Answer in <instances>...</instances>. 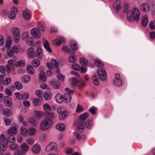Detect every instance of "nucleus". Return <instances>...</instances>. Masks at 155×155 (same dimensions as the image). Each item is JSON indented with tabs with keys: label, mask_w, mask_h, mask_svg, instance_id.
Segmentation results:
<instances>
[{
	"label": "nucleus",
	"mask_w": 155,
	"mask_h": 155,
	"mask_svg": "<svg viewBox=\"0 0 155 155\" xmlns=\"http://www.w3.org/2000/svg\"><path fill=\"white\" fill-rule=\"evenodd\" d=\"M140 12L139 9L134 8L131 10L129 11L127 15V19L130 22L136 21H138L140 18Z\"/></svg>",
	"instance_id": "obj_1"
},
{
	"label": "nucleus",
	"mask_w": 155,
	"mask_h": 155,
	"mask_svg": "<svg viewBox=\"0 0 155 155\" xmlns=\"http://www.w3.org/2000/svg\"><path fill=\"white\" fill-rule=\"evenodd\" d=\"M21 150H17L15 152V155H25L29 150V147L25 143H23L21 145Z\"/></svg>",
	"instance_id": "obj_2"
},
{
	"label": "nucleus",
	"mask_w": 155,
	"mask_h": 155,
	"mask_svg": "<svg viewBox=\"0 0 155 155\" xmlns=\"http://www.w3.org/2000/svg\"><path fill=\"white\" fill-rule=\"evenodd\" d=\"M53 122L51 120H48V118H45L43 120L41 124L40 129L41 130H46L51 126Z\"/></svg>",
	"instance_id": "obj_3"
},
{
	"label": "nucleus",
	"mask_w": 155,
	"mask_h": 155,
	"mask_svg": "<svg viewBox=\"0 0 155 155\" xmlns=\"http://www.w3.org/2000/svg\"><path fill=\"white\" fill-rule=\"evenodd\" d=\"M115 78L113 80L114 85L118 87L121 86L122 85V81L121 80L120 74H116L115 75Z\"/></svg>",
	"instance_id": "obj_4"
},
{
	"label": "nucleus",
	"mask_w": 155,
	"mask_h": 155,
	"mask_svg": "<svg viewBox=\"0 0 155 155\" xmlns=\"http://www.w3.org/2000/svg\"><path fill=\"white\" fill-rule=\"evenodd\" d=\"M97 74L100 79L104 81L106 79L107 74L105 70L103 68H100L97 70Z\"/></svg>",
	"instance_id": "obj_5"
},
{
	"label": "nucleus",
	"mask_w": 155,
	"mask_h": 155,
	"mask_svg": "<svg viewBox=\"0 0 155 155\" xmlns=\"http://www.w3.org/2000/svg\"><path fill=\"white\" fill-rule=\"evenodd\" d=\"M18 12V10L16 7H12L8 14L9 18L11 19H14L16 17V12L17 13Z\"/></svg>",
	"instance_id": "obj_6"
},
{
	"label": "nucleus",
	"mask_w": 155,
	"mask_h": 155,
	"mask_svg": "<svg viewBox=\"0 0 155 155\" xmlns=\"http://www.w3.org/2000/svg\"><path fill=\"white\" fill-rule=\"evenodd\" d=\"M58 148L57 144L54 142H51L48 144L46 147V150L49 152L51 150H56Z\"/></svg>",
	"instance_id": "obj_7"
},
{
	"label": "nucleus",
	"mask_w": 155,
	"mask_h": 155,
	"mask_svg": "<svg viewBox=\"0 0 155 155\" xmlns=\"http://www.w3.org/2000/svg\"><path fill=\"white\" fill-rule=\"evenodd\" d=\"M19 50L16 46H13L12 48H9L7 50V53L8 56L12 57L13 56L14 53H17Z\"/></svg>",
	"instance_id": "obj_8"
},
{
	"label": "nucleus",
	"mask_w": 155,
	"mask_h": 155,
	"mask_svg": "<svg viewBox=\"0 0 155 155\" xmlns=\"http://www.w3.org/2000/svg\"><path fill=\"white\" fill-rule=\"evenodd\" d=\"M140 8L143 12H148L150 11V8L148 4L146 3H143L140 5Z\"/></svg>",
	"instance_id": "obj_9"
},
{
	"label": "nucleus",
	"mask_w": 155,
	"mask_h": 155,
	"mask_svg": "<svg viewBox=\"0 0 155 155\" xmlns=\"http://www.w3.org/2000/svg\"><path fill=\"white\" fill-rule=\"evenodd\" d=\"M32 35L35 38H38L41 36V33L38 29L34 28L31 30Z\"/></svg>",
	"instance_id": "obj_10"
},
{
	"label": "nucleus",
	"mask_w": 155,
	"mask_h": 155,
	"mask_svg": "<svg viewBox=\"0 0 155 155\" xmlns=\"http://www.w3.org/2000/svg\"><path fill=\"white\" fill-rule=\"evenodd\" d=\"M49 84L54 89H58L60 87V83L57 80H52L50 82Z\"/></svg>",
	"instance_id": "obj_11"
},
{
	"label": "nucleus",
	"mask_w": 155,
	"mask_h": 155,
	"mask_svg": "<svg viewBox=\"0 0 155 155\" xmlns=\"http://www.w3.org/2000/svg\"><path fill=\"white\" fill-rule=\"evenodd\" d=\"M18 126L16 124L14 126H12L9 128L7 132L8 134H16L18 133L17 128Z\"/></svg>",
	"instance_id": "obj_12"
},
{
	"label": "nucleus",
	"mask_w": 155,
	"mask_h": 155,
	"mask_svg": "<svg viewBox=\"0 0 155 155\" xmlns=\"http://www.w3.org/2000/svg\"><path fill=\"white\" fill-rule=\"evenodd\" d=\"M65 41L66 39L65 38L61 37L60 39H56L54 40L53 41V43L56 45L59 46L61 44H64Z\"/></svg>",
	"instance_id": "obj_13"
},
{
	"label": "nucleus",
	"mask_w": 155,
	"mask_h": 155,
	"mask_svg": "<svg viewBox=\"0 0 155 155\" xmlns=\"http://www.w3.org/2000/svg\"><path fill=\"white\" fill-rule=\"evenodd\" d=\"M148 17L147 15H144L142 16L140 19L141 23L142 26L145 27L147 26L148 22Z\"/></svg>",
	"instance_id": "obj_14"
},
{
	"label": "nucleus",
	"mask_w": 155,
	"mask_h": 155,
	"mask_svg": "<svg viewBox=\"0 0 155 155\" xmlns=\"http://www.w3.org/2000/svg\"><path fill=\"white\" fill-rule=\"evenodd\" d=\"M40 146L37 143L35 144L32 148V151L35 154H38L41 150Z\"/></svg>",
	"instance_id": "obj_15"
},
{
	"label": "nucleus",
	"mask_w": 155,
	"mask_h": 155,
	"mask_svg": "<svg viewBox=\"0 0 155 155\" xmlns=\"http://www.w3.org/2000/svg\"><path fill=\"white\" fill-rule=\"evenodd\" d=\"M89 114L88 113H84L81 115L79 118V121L80 123H83V121L85 120L88 117Z\"/></svg>",
	"instance_id": "obj_16"
},
{
	"label": "nucleus",
	"mask_w": 155,
	"mask_h": 155,
	"mask_svg": "<svg viewBox=\"0 0 155 155\" xmlns=\"http://www.w3.org/2000/svg\"><path fill=\"white\" fill-rule=\"evenodd\" d=\"M113 6L117 11H118L120 10L121 7L120 1V0H116L114 3Z\"/></svg>",
	"instance_id": "obj_17"
},
{
	"label": "nucleus",
	"mask_w": 155,
	"mask_h": 155,
	"mask_svg": "<svg viewBox=\"0 0 155 155\" xmlns=\"http://www.w3.org/2000/svg\"><path fill=\"white\" fill-rule=\"evenodd\" d=\"M55 97L57 102L59 103H61L63 101L65 102L64 96L60 93H58Z\"/></svg>",
	"instance_id": "obj_18"
},
{
	"label": "nucleus",
	"mask_w": 155,
	"mask_h": 155,
	"mask_svg": "<svg viewBox=\"0 0 155 155\" xmlns=\"http://www.w3.org/2000/svg\"><path fill=\"white\" fill-rule=\"evenodd\" d=\"M4 102L5 105L8 107H10L12 104L11 98L8 96L5 97L4 99Z\"/></svg>",
	"instance_id": "obj_19"
},
{
	"label": "nucleus",
	"mask_w": 155,
	"mask_h": 155,
	"mask_svg": "<svg viewBox=\"0 0 155 155\" xmlns=\"http://www.w3.org/2000/svg\"><path fill=\"white\" fill-rule=\"evenodd\" d=\"M23 15L24 18L26 20H29L31 16V13L30 11L29 10H26L24 11L23 12Z\"/></svg>",
	"instance_id": "obj_20"
},
{
	"label": "nucleus",
	"mask_w": 155,
	"mask_h": 155,
	"mask_svg": "<svg viewBox=\"0 0 155 155\" xmlns=\"http://www.w3.org/2000/svg\"><path fill=\"white\" fill-rule=\"evenodd\" d=\"M27 52L28 56L30 58H34L35 56V50L32 48H29Z\"/></svg>",
	"instance_id": "obj_21"
},
{
	"label": "nucleus",
	"mask_w": 155,
	"mask_h": 155,
	"mask_svg": "<svg viewBox=\"0 0 155 155\" xmlns=\"http://www.w3.org/2000/svg\"><path fill=\"white\" fill-rule=\"evenodd\" d=\"M77 81L76 79L74 77H72L69 81V84L73 87H76L77 86Z\"/></svg>",
	"instance_id": "obj_22"
},
{
	"label": "nucleus",
	"mask_w": 155,
	"mask_h": 155,
	"mask_svg": "<svg viewBox=\"0 0 155 155\" xmlns=\"http://www.w3.org/2000/svg\"><path fill=\"white\" fill-rule=\"evenodd\" d=\"M56 128L60 131H63L66 129L65 125L63 123H59L56 126Z\"/></svg>",
	"instance_id": "obj_23"
},
{
	"label": "nucleus",
	"mask_w": 155,
	"mask_h": 155,
	"mask_svg": "<svg viewBox=\"0 0 155 155\" xmlns=\"http://www.w3.org/2000/svg\"><path fill=\"white\" fill-rule=\"evenodd\" d=\"M43 45L44 48L46 50L50 53L52 52L51 50L49 44L48 42L46 40L43 41Z\"/></svg>",
	"instance_id": "obj_24"
},
{
	"label": "nucleus",
	"mask_w": 155,
	"mask_h": 155,
	"mask_svg": "<svg viewBox=\"0 0 155 155\" xmlns=\"http://www.w3.org/2000/svg\"><path fill=\"white\" fill-rule=\"evenodd\" d=\"M68 115V113L67 111L63 112L59 114V118L61 120L65 119Z\"/></svg>",
	"instance_id": "obj_25"
},
{
	"label": "nucleus",
	"mask_w": 155,
	"mask_h": 155,
	"mask_svg": "<svg viewBox=\"0 0 155 155\" xmlns=\"http://www.w3.org/2000/svg\"><path fill=\"white\" fill-rule=\"evenodd\" d=\"M20 133L22 136L26 137L28 135V130L27 129L22 127L20 130Z\"/></svg>",
	"instance_id": "obj_26"
},
{
	"label": "nucleus",
	"mask_w": 155,
	"mask_h": 155,
	"mask_svg": "<svg viewBox=\"0 0 155 155\" xmlns=\"http://www.w3.org/2000/svg\"><path fill=\"white\" fill-rule=\"evenodd\" d=\"M64 96L65 102L68 103L70 102L71 100V94L68 93H65Z\"/></svg>",
	"instance_id": "obj_27"
},
{
	"label": "nucleus",
	"mask_w": 155,
	"mask_h": 155,
	"mask_svg": "<svg viewBox=\"0 0 155 155\" xmlns=\"http://www.w3.org/2000/svg\"><path fill=\"white\" fill-rule=\"evenodd\" d=\"M7 143L10 142L11 143H14L15 141V138L13 135H11L8 136L6 139Z\"/></svg>",
	"instance_id": "obj_28"
},
{
	"label": "nucleus",
	"mask_w": 155,
	"mask_h": 155,
	"mask_svg": "<svg viewBox=\"0 0 155 155\" xmlns=\"http://www.w3.org/2000/svg\"><path fill=\"white\" fill-rule=\"evenodd\" d=\"M39 79L43 82H45L47 80L45 73L43 71H41L40 72L39 75Z\"/></svg>",
	"instance_id": "obj_29"
},
{
	"label": "nucleus",
	"mask_w": 155,
	"mask_h": 155,
	"mask_svg": "<svg viewBox=\"0 0 155 155\" xmlns=\"http://www.w3.org/2000/svg\"><path fill=\"white\" fill-rule=\"evenodd\" d=\"M28 120L29 122L34 126H36L38 124L37 120L32 117L29 118Z\"/></svg>",
	"instance_id": "obj_30"
},
{
	"label": "nucleus",
	"mask_w": 155,
	"mask_h": 155,
	"mask_svg": "<svg viewBox=\"0 0 155 155\" xmlns=\"http://www.w3.org/2000/svg\"><path fill=\"white\" fill-rule=\"evenodd\" d=\"M84 127L83 126V123L78 124L77 128V130L79 132H82L84 131Z\"/></svg>",
	"instance_id": "obj_31"
},
{
	"label": "nucleus",
	"mask_w": 155,
	"mask_h": 155,
	"mask_svg": "<svg viewBox=\"0 0 155 155\" xmlns=\"http://www.w3.org/2000/svg\"><path fill=\"white\" fill-rule=\"evenodd\" d=\"M35 114L36 117L38 119H40L43 116V113L42 111H35Z\"/></svg>",
	"instance_id": "obj_32"
},
{
	"label": "nucleus",
	"mask_w": 155,
	"mask_h": 155,
	"mask_svg": "<svg viewBox=\"0 0 155 155\" xmlns=\"http://www.w3.org/2000/svg\"><path fill=\"white\" fill-rule=\"evenodd\" d=\"M92 81L93 83L95 85L97 86L99 84V80L96 75L94 74L93 75Z\"/></svg>",
	"instance_id": "obj_33"
},
{
	"label": "nucleus",
	"mask_w": 155,
	"mask_h": 155,
	"mask_svg": "<svg viewBox=\"0 0 155 155\" xmlns=\"http://www.w3.org/2000/svg\"><path fill=\"white\" fill-rule=\"evenodd\" d=\"M70 45L71 48L73 50H77L78 46L76 43L73 41H71L70 42Z\"/></svg>",
	"instance_id": "obj_34"
},
{
	"label": "nucleus",
	"mask_w": 155,
	"mask_h": 155,
	"mask_svg": "<svg viewBox=\"0 0 155 155\" xmlns=\"http://www.w3.org/2000/svg\"><path fill=\"white\" fill-rule=\"evenodd\" d=\"M11 31L13 36L20 35L19 29L18 28L16 27L13 28L11 29Z\"/></svg>",
	"instance_id": "obj_35"
},
{
	"label": "nucleus",
	"mask_w": 155,
	"mask_h": 155,
	"mask_svg": "<svg viewBox=\"0 0 155 155\" xmlns=\"http://www.w3.org/2000/svg\"><path fill=\"white\" fill-rule=\"evenodd\" d=\"M95 65L98 67H102L104 66L103 63L99 59H95L94 60Z\"/></svg>",
	"instance_id": "obj_36"
},
{
	"label": "nucleus",
	"mask_w": 155,
	"mask_h": 155,
	"mask_svg": "<svg viewBox=\"0 0 155 155\" xmlns=\"http://www.w3.org/2000/svg\"><path fill=\"white\" fill-rule=\"evenodd\" d=\"M15 65L18 67H23L25 65V62L22 60H21L15 63Z\"/></svg>",
	"instance_id": "obj_37"
},
{
	"label": "nucleus",
	"mask_w": 155,
	"mask_h": 155,
	"mask_svg": "<svg viewBox=\"0 0 155 155\" xmlns=\"http://www.w3.org/2000/svg\"><path fill=\"white\" fill-rule=\"evenodd\" d=\"M12 113V111L8 109H6L4 110L3 114L6 116L9 117L10 116Z\"/></svg>",
	"instance_id": "obj_38"
},
{
	"label": "nucleus",
	"mask_w": 155,
	"mask_h": 155,
	"mask_svg": "<svg viewBox=\"0 0 155 155\" xmlns=\"http://www.w3.org/2000/svg\"><path fill=\"white\" fill-rule=\"evenodd\" d=\"M31 77L29 75H25L22 78V81L25 83L28 82L31 80Z\"/></svg>",
	"instance_id": "obj_39"
},
{
	"label": "nucleus",
	"mask_w": 155,
	"mask_h": 155,
	"mask_svg": "<svg viewBox=\"0 0 155 155\" xmlns=\"http://www.w3.org/2000/svg\"><path fill=\"white\" fill-rule=\"evenodd\" d=\"M32 101L33 104L36 106H39L41 104V100L38 99L34 98Z\"/></svg>",
	"instance_id": "obj_40"
},
{
	"label": "nucleus",
	"mask_w": 155,
	"mask_h": 155,
	"mask_svg": "<svg viewBox=\"0 0 155 155\" xmlns=\"http://www.w3.org/2000/svg\"><path fill=\"white\" fill-rule=\"evenodd\" d=\"M36 133V130L35 128L31 127L28 130V134L30 136L34 135Z\"/></svg>",
	"instance_id": "obj_41"
},
{
	"label": "nucleus",
	"mask_w": 155,
	"mask_h": 155,
	"mask_svg": "<svg viewBox=\"0 0 155 155\" xmlns=\"http://www.w3.org/2000/svg\"><path fill=\"white\" fill-rule=\"evenodd\" d=\"M52 66L55 68H58L59 65V63L55 59H52L51 61Z\"/></svg>",
	"instance_id": "obj_42"
},
{
	"label": "nucleus",
	"mask_w": 155,
	"mask_h": 155,
	"mask_svg": "<svg viewBox=\"0 0 155 155\" xmlns=\"http://www.w3.org/2000/svg\"><path fill=\"white\" fill-rule=\"evenodd\" d=\"M36 55L38 58H41L42 56V51L40 48H38L36 52Z\"/></svg>",
	"instance_id": "obj_43"
},
{
	"label": "nucleus",
	"mask_w": 155,
	"mask_h": 155,
	"mask_svg": "<svg viewBox=\"0 0 155 155\" xmlns=\"http://www.w3.org/2000/svg\"><path fill=\"white\" fill-rule=\"evenodd\" d=\"M80 61L81 64L84 66H87L88 64V62L87 60L83 57L80 59Z\"/></svg>",
	"instance_id": "obj_44"
},
{
	"label": "nucleus",
	"mask_w": 155,
	"mask_h": 155,
	"mask_svg": "<svg viewBox=\"0 0 155 155\" xmlns=\"http://www.w3.org/2000/svg\"><path fill=\"white\" fill-rule=\"evenodd\" d=\"M46 114L47 117L46 118H48V120H51V122H52L53 120L54 117V114L50 112H47Z\"/></svg>",
	"instance_id": "obj_45"
},
{
	"label": "nucleus",
	"mask_w": 155,
	"mask_h": 155,
	"mask_svg": "<svg viewBox=\"0 0 155 155\" xmlns=\"http://www.w3.org/2000/svg\"><path fill=\"white\" fill-rule=\"evenodd\" d=\"M62 49L63 51L65 52H68L70 54H73L74 52L71 49L68 48L66 46H63L62 47Z\"/></svg>",
	"instance_id": "obj_46"
},
{
	"label": "nucleus",
	"mask_w": 155,
	"mask_h": 155,
	"mask_svg": "<svg viewBox=\"0 0 155 155\" xmlns=\"http://www.w3.org/2000/svg\"><path fill=\"white\" fill-rule=\"evenodd\" d=\"M40 62L38 59L34 60L32 62V64L34 67H38L40 64Z\"/></svg>",
	"instance_id": "obj_47"
},
{
	"label": "nucleus",
	"mask_w": 155,
	"mask_h": 155,
	"mask_svg": "<svg viewBox=\"0 0 155 155\" xmlns=\"http://www.w3.org/2000/svg\"><path fill=\"white\" fill-rule=\"evenodd\" d=\"M93 122L91 120H88L84 124L85 127L88 128H90L92 126Z\"/></svg>",
	"instance_id": "obj_48"
},
{
	"label": "nucleus",
	"mask_w": 155,
	"mask_h": 155,
	"mask_svg": "<svg viewBox=\"0 0 155 155\" xmlns=\"http://www.w3.org/2000/svg\"><path fill=\"white\" fill-rule=\"evenodd\" d=\"M28 72L30 74H33L35 73V71L32 67L31 66H28L27 68Z\"/></svg>",
	"instance_id": "obj_49"
},
{
	"label": "nucleus",
	"mask_w": 155,
	"mask_h": 155,
	"mask_svg": "<svg viewBox=\"0 0 155 155\" xmlns=\"http://www.w3.org/2000/svg\"><path fill=\"white\" fill-rule=\"evenodd\" d=\"M130 6L127 3H125L124 5V11L127 13L128 15V12H129V10Z\"/></svg>",
	"instance_id": "obj_50"
},
{
	"label": "nucleus",
	"mask_w": 155,
	"mask_h": 155,
	"mask_svg": "<svg viewBox=\"0 0 155 155\" xmlns=\"http://www.w3.org/2000/svg\"><path fill=\"white\" fill-rule=\"evenodd\" d=\"M51 94L49 91L46 92L44 95V98L45 100H48L50 99Z\"/></svg>",
	"instance_id": "obj_51"
},
{
	"label": "nucleus",
	"mask_w": 155,
	"mask_h": 155,
	"mask_svg": "<svg viewBox=\"0 0 155 155\" xmlns=\"http://www.w3.org/2000/svg\"><path fill=\"white\" fill-rule=\"evenodd\" d=\"M15 85L16 89L18 90H20L22 88V85L21 83L18 81H16L15 82Z\"/></svg>",
	"instance_id": "obj_52"
},
{
	"label": "nucleus",
	"mask_w": 155,
	"mask_h": 155,
	"mask_svg": "<svg viewBox=\"0 0 155 155\" xmlns=\"http://www.w3.org/2000/svg\"><path fill=\"white\" fill-rule=\"evenodd\" d=\"M43 108L44 110L46 111H50L51 109L50 106L47 103L44 104L43 105Z\"/></svg>",
	"instance_id": "obj_53"
},
{
	"label": "nucleus",
	"mask_w": 155,
	"mask_h": 155,
	"mask_svg": "<svg viewBox=\"0 0 155 155\" xmlns=\"http://www.w3.org/2000/svg\"><path fill=\"white\" fill-rule=\"evenodd\" d=\"M150 28L151 30L155 29V20H153L150 21L149 24Z\"/></svg>",
	"instance_id": "obj_54"
},
{
	"label": "nucleus",
	"mask_w": 155,
	"mask_h": 155,
	"mask_svg": "<svg viewBox=\"0 0 155 155\" xmlns=\"http://www.w3.org/2000/svg\"><path fill=\"white\" fill-rule=\"evenodd\" d=\"M76 58L74 55L70 56L68 58V61L71 63L75 62L76 61Z\"/></svg>",
	"instance_id": "obj_55"
},
{
	"label": "nucleus",
	"mask_w": 155,
	"mask_h": 155,
	"mask_svg": "<svg viewBox=\"0 0 155 155\" xmlns=\"http://www.w3.org/2000/svg\"><path fill=\"white\" fill-rule=\"evenodd\" d=\"M57 112L59 114L61 113L67 111L65 110L64 107L61 106L58 107L57 109Z\"/></svg>",
	"instance_id": "obj_56"
},
{
	"label": "nucleus",
	"mask_w": 155,
	"mask_h": 155,
	"mask_svg": "<svg viewBox=\"0 0 155 155\" xmlns=\"http://www.w3.org/2000/svg\"><path fill=\"white\" fill-rule=\"evenodd\" d=\"M0 146L1 149L3 151H4L6 150V145L4 142H0Z\"/></svg>",
	"instance_id": "obj_57"
},
{
	"label": "nucleus",
	"mask_w": 155,
	"mask_h": 155,
	"mask_svg": "<svg viewBox=\"0 0 155 155\" xmlns=\"http://www.w3.org/2000/svg\"><path fill=\"white\" fill-rule=\"evenodd\" d=\"M85 85V83L83 81H78L77 86L80 87H84Z\"/></svg>",
	"instance_id": "obj_58"
},
{
	"label": "nucleus",
	"mask_w": 155,
	"mask_h": 155,
	"mask_svg": "<svg viewBox=\"0 0 155 155\" xmlns=\"http://www.w3.org/2000/svg\"><path fill=\"white\" fill-rule=\"evenodd\" d=\"M12 41L11 39H8L6 42V48L9 49L12 45Z\"/></svg>",
	"instance_id": "obj_59"
},
{
	"label": "nucleus",
	"mask_w": 155,
	"mask_h": 155,
	"mask_svg": "<svg viewBox=\"0 0 155 155\" xmlns=\"http://www.w3.org/2000/svg\"><path fill=\"white\" fill-rule=\"evenodd\" d=\"M4 122L6 125L8 126L10 125L12 122V120L8 118H5L4 119Z\"/></svg>",
	"instance_id": "obj_60"
},
{
	"label": "nucleus",
	"mask_w": 155,
	"mask_h": 155,
	"mask_svg": "<svg viewBox=\"0 0 155 155\" xmlns=\"http://www.w3.org/2000/svg\"><path fill=\"white\" fill-rule=\"evenodd\" d=\"M72 68L74 70L78 71L80 70V67L78 64L76 63H74L72 64Z\"/></svg>",
	"instance_id": "obj_61"
},
{
	"label": "nucleus",
	"mask_w": 155,
	"mask_h": 155,
	"mask_svg": "<svg viewBox=\"0 0 155 155\" xmlns=\"http://www.w3.org/2000/svg\"><path fill=\"white\" fill-rule=\"evenodd\" d=\"M43 91L41 90H38L36 92V95L39 97H42L43 96Z\"/></svg>",
	"instance_id": "obj_62"
},
{
	"label": "nucleus",
	"mask_w": 155,
	"mask_h": 155,
	"mask_svg": "<svg viewBox=\"0 0 155 155\" xmlns=\"http://www.w3.org/2000/svg\"><path fill=\"white\" fill-rule=\"evenodd\" d=\"M26 43L28 45H31L33 43L32 38L31 37H28L27 39Z\"/></svg>",
	"instance_id": "obj_63"
},
{
	"label": "nucleus",
	"mask_w": 155,
	"mask_h": 155,
	"mask_svg": "<svg viewBox=\"0 0 155 155\" xmlns=\"http://www.w3.org/2000/svg\"><path fill=\"white\" fill-rule=\"evenodd\" d=\"M149 37L152 40L155 38V32L154 31H150L149 32Z\"/></svg>",
	"instance_id": "obj_64"
}]
</instances>
